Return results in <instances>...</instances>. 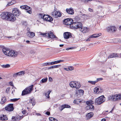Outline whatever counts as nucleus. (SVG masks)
Instances as JSON below:
<instances>
[{"label": "nucleus", "instance_id": "f257e3e1", "mask_svg": "<svg viewBox=\"0 0 121 121\" xmlns=\"http://www.w3.org/2000/svg\"><path fill=\"white\" fill-rule=\"evenodd\" d=\"M0 16L3 19L7 20L14 21L15 20V17H14V16L10 13L4 12L2 13Z\"/></svg>", "mask_w": 121, "mask_h": 121}, {"label": "nucleus", "instance_id": "f03ea898", "mask_svg": "<svg viewBox=\"0 0 121 121\" xmlns=\"http://www.w3.org/2000/svg\"><path fill=\"white\" fill-rule=\"evenodd\" d=\"M2 51L4 54L13 57L17 56V52H15L13 50L10 51L5 48H3Z\"/></svg>", "mask_w": 121, "mask_h": 121}, {"label": "nucleus", "instance_id": "7ed1b4c3", "mask_svg": "<svg viewBox=\"0 0 121 121\" xmlns=\"http://www.w3.org/2000/svg\"><path fill=\"white\" fill-rule=\"evenodd\" d=\"M33 85H32L26 88L22 91V95L23 96L30 94L33 90Z\"/></svg>", "mask_w": 121, "mask_h": 121}, {"label": "nucleus", "instance_id": "20e7f679", "mask_svg": "<svg viewBox=\"0 0 121 121\" xmlns=\"http://www.w3.org/2000/svg\"><path fill=\"white\" fill-rule=\"evenodd\" d=\"M105 97L104 95H102L96 99L95 101V103L97 104H101L105 101Z\"/></svg>", "mask_w": 121, "mask_h": 121}, {"label": "nucleus", "instance_id": "39448f33", "mask_svg": "<svg viewBox=\"0 0 121 121\" xmlns=\"http://www.w3.org/2000/svg\"><path fill=\"white\" fill-rule=\"evenodd\" d=\"M41 34L44 37L48 38L49 39L50 38L53 39L56 37L53 33L51 31L49 32V33H41Z\"/></svg>", "mask_w": 121, "mask_h": 121}, {"label": "nucleus", "instance_id": "423d86ee", "mask_svg": "<svg viewBox=\"0 0 121 121\" xmlns=\"http://www.w3.org/2000/svg\"><path fill=\"white\" fill-rule=\"evenodd\" d=\"M64 23L66 25H70L71 26H72V24L74 23L73 19L71 18H67L65 19L64 21Z\"/></svg>", "mask_w": 121, "mask_h": 121}, {"label": "nucleus", "instance_id": "0eeeda50", "mask_svg": "<svg viewBox=\"0 0 121 121\" xmlns=\"http://www.w3.org/2000/svg\"><path fill=\"white\" fill-rule=\"evenodd\" d=\"M12 12L13 13L12 14L14 16V17H15L14 16L16 17L18 16L21 13L20 11L18 9L16 8H14L13 9Z\"/></svg>", "mask_w": 121, "mask_h": 121}, {"label": "nucleus", "instance_id": "6e6552de", "mask_svg": "<svg viewBox=\"0 0 121 121\" xmlns=\"http://www.w3.org/2000/svg\"><path fill=\"white\" fill-rule=\"evenodd\" d=\"M72 25V27L74 29L80 28L82 26V23L79 22H74Z\"/></svg>", "mask_w": 121, "mask_h": 121}, {"label": "nucleus", "instance_id": "1a4fd4ad", "mask_svg": "<svg viewBox=\"0 0 121 121\" xmlns=\"http://www.w3.org/2000/svg\"><path fill=\"white\" fill-rule=\"evenodd\" d=\"M76 83L78 84V82L76 81L71 82L69 83V85L71 87L76 88L77 89H78L80 87V86L79 84L76 86Z\"/></svg>", "mask_w": 121, "mask_h": 121}, {"label": "nucleus", "instance_id": "9d476101", "mask_svg": "<svg viewBox=\"0 0 121 121\" xmlns=\"http://www.w3.org/2000/svg\"><path fill=\"white\" fill-rule=\"evenodd\" d=\"M51 14L52 17L55 18L60 17H61V15L60 12L57 11H54Z\"/></svg>", "mask_w": 121, "mask_h": 121}, {"label": "nucleus", "instance_id": "9b49d317", "mask_svg": "<svg viewBox=\"0 0 121 121\" xmlns=\"http://www.w3.org/2000/svg\"><path fill=\"white\" fill-rule=\"evenodd\" d=\"M5 110L9 111H11L14 109L13 104H8L7 106L5 108Z\"/></svg>", "mask_w": 121, "mask_h": 121}, {"label": "nucleus", "instance_id": "f8f14e48", "mask_svg": "<svg viewBox=\"0 0 121 121\" xmlns=\"http://www.w3.org/2000/svg\"><path fill=\"white\" fill-rule=\"evenodd\" d=\"M116 30V28L115 27L113 26H111L108 27L107 28L108 31L113 32H115Z\"/></svg>", "mask_w": 121, "mask_h": 121}, {"label": "nucleus", "instance_id": "ddd939ff", "mask_svg": "<svg viewBox=\"0 0 121 121\" xmlns=\"http://www.w3.org/2000/svg\"><path fill=\"white\" fill-rule=\"evenodd\" d=\"M64 38L65 39H68L71 36V33L69 32H65L63 34Z\"/></svg>", "mask_w": 121, "mask_h": 121}, {"label": "nucleus", "instance_id": "4468645a", "mask_svg": "<svg viewBox=\"0 0 121 121\" xmlns=\"http://www.w3.org/2000/svg\"><path fill=\"white\" fill-rule=\"evenodd\" d=\"M66 11L68 13L71 15H73L74 13V11L72 8H67L66 9Z\"/></svg>", "mask_w": 121, "mask_h": 121}, {"label": "nucleus", "instance_id": "2eb2a0df", "mask_svg": "<svg viewBox=\"0 0 121 121\" xmlns=\"http://www.w3.org/2000/svg\"><path fill=\"white\" fill-rule=\"evenodd\" d=\"M8 118L6 115L3 114L0 115V120L2 121H5L8 120Z\"/></svg>", "mask_w": 121, "mask_h": 121}, {"label": "nucleus", "instance_id": "dca6fc26", "mask_svg": "<svg viewBox=\"0 0 121 121\" xmlns=\"http://www.w3.org/2000/svg\"><path fill=\"white\" fill-rule=\"evenodd\" d=\"M94 115L93 112H90L87 113L86 115V117L88 120L90 119Z\"/></svg>", "mask_w": 121, "mask_h": 121}, {"label": "nucleus", "instance_id": "f3484780", "mask_svg": "<svg viewBox=\"0 0 121 121\" xmlns=\"http://www.w3.org/2000/svg\"><path fill=\"white\" fill-rule=\"evenodd\" d=\"M27 35L29 37L33 38L35 36V34L34 32L29 31L27 33Z\"/></svg>", "mask_w": 121, "mask_h": 121}, {"label": "nucleus", "instance_id": "a211bd4d", "mask_svg": "<svg viewBox=\"0 0 121 121\" xmlns=\"http://www.w3.org/2000/svg\"><path fill=\"white\" fill-rule=\"evenodd\" d=\"M117 95H112L109 96V98L110 99H112L114 101H116L117 100Z\"/></svg>", "mask_w": 121, "mask_h": 121}, {"label": "nucleus", "instance_id": "6ab92c4d", "mask_svg": "<svg viewBox=\"0 0 121 121\" xmlns=\"http://www.w3.org/2000/svg\"><path fill=\"white\" fill-rule=\"evenodd\" d=\"M102 34L101 33H100L98 34H95L92 35L89 38H95L101 35Z\"/></svg>", "mask_w": 121, "mask_h": 121}, {"label": "nucleus", "instance_id": "aec40b11", "mask_svg": "<svg viewBox=\"0 0 121 121\" xmlns=\"http://www.w3.org/2000/svg\"><path fill=\"white\" fill-rule=\"evenodd\" d=\"M80 29V31L83 33H84L86 32L87 31L88 29L87 27H81Z\"/></svg>", "mask_w": 121, "mask_h": 121}, {"label": "nucleus", "instance_id": "412c9836", "mask_svg": "<svg viewBox=\"0 0 121 121\" xmlns=\"http://www.w3.org/2000/svg\"><path fill=\"white\" fill-rule=\"evenodd\" d=\"M29 8V7L28 6L26 5L22 6L20 7V8L22 9H25L26 10H28Z\"/></svg>", "mask_w": 121, "mask_h": 121}, {"label": "nucleus", "instance_id": "4be33fe9", "mask_svg": "<svg viewBox=\"0 0 121 121\" xmlns=\"http://www.w3.org/2000/svg\"><path fill=\"white\" fill-rule=\"evenodd\" d=\"M81 102L82 101L81 100H80L78 99H75L73 101L74 103L76 104H80Z\"/></svg>", "mask_w": 121, "mask_h": 121}, {"label": "nucleus", "instance_id": "5701e85b", "mask_svg": "<svg viewBox=\"0 0 121 121\" xmlns=\"http://www.w3.org/2000/svg\"><path fill=\"white\" fill-rule=\"evenodd\" d=\"M64 60H60L52 62V65L59 63L60 62H63Z\"/></svg>", "mask_w": 121, "mask_h": 121}, {"label": "nucleus", "instance_id": "b1692460", "mask_svg": "<svg viewBox=\"0 0 121 121\" xmlns=\"http://www.w3.org/2000/svg\"><path fill=\"white\" fill-rule=\"evenodd\" d=\"M6 100L5 97H4L2 98L1 99L0 103L2 104H3L6 101Z\"/></svg>", "mask_w": 121, "mask_h": 121}, {"label": "nucleus", "instance_id": "393cba45", "mask_svg": "<svg viewBox=\"0 0 121 121\" xmlns=\"http://www.w3.org/2000/svg\"><path fill=\"white\" fill-rule=\"evenodd\" d=\"M86 108L87 110L90 109H91L94 108V107L93 105H91L87 106Z\"/></svg>", "mask_w": 121, "mask_h": 121}, {"label": "nucleus", "instance_id": "a878e982", "mask_svg": "<svg viewBox=\"0 0 121 121\" xmlns=\"http://www.w3.org/2000/svg\"><path fill=\"white\" fill-rule=\"evenodd\" d=\"M23 116H18L16 117V121H20L21 119L23 118Z\"/></svg>", "mask_w": 121, "mask_h": 121}, {"label": "nucleus", "instance_id": "bb28decb", "mask_svg": "<svg viewBox=\"0 0 121 121\" xmlns=\"http://www.w3.org/2000/svg\"><path fill=\"white\" fill-rule=\"evenodd\" d=\"M35 100L34 99L33 100L32 99H31L29 100V103H30L32 104V105L33 106H34L35 104Z\"/></svg>", "mask_w": 121, "mask_h": 121}, {"label": "nucleus", "instance_id": "cd10ccee", "mask_svg": "<svg viewBox=\"0 0 121 121\" xmlns=\"http://www.w3.org/2000/svg\"><path fill=\"white\" fill-rule=\"evenodd\" d=\"M49 16L48 18L47 19L46 21L49 22L52 21L53 20L52 18L49 15Z\"/></svg>", "mask_w": 121, "mask_h": 121}, {"label": "nucleus", "instance_id": "c85d7f7f", "mask_svg": "<svg viewBox=\"0 0 121 121\" xmlns=\"http://www.w3.org/2000/svg\"><path fill=\"white\" fill-rule=\"evenodd\" d=\"M49 15H44L43 16L42 18L43 20L46 21L47 20V18L48 16H49Z\"/></svg>", "mask_w": 121, "mask_h": 121}, {"label": "nucleus", "instance_id": "c756f323", "mask_svg": "<svg viewBox=\"0 0 121 121\" xmlns=\"http://www.w3.org/2000/svg\"><path fill=\"white\" fill-rule=\"evenodd\" d=\"M51 92V91H48L47 93H45V95L48 98H49L50 97L49 95Z\"/></svg>", "mask_w": 121, "mask_h": 121}, {"label": "nucleus", "instance_id": "7c9ffc66", "mask_svg": "<svg viewBox=\"0 0 121 121\" xmlns=\"http://www.w3.org/2000/svg\"><path fill=\"white\" fill-rule=\"evenodd\" d=\"M10 65L7 64L6 65H2V67L3 68H8L10 67Z\"/></svg>", "mask_w": 121, "mask_h": 121}, {"label": "nucleus", "instance_id": "2f4dec72", "mask_svg": "<svg viewBox=\"0 0 121 121\" xmlns=\"http://www.w3.org/2000/svg\"><path fill=\"white\" fill-rule=\"evenodd\" d=\"M49 119L50 121H58L55 118L51 117L49 118Z\"/></svg>", "mask_w": 121, "mask_h": 121}, {"label": "nucleus", "instance_id": "473e14b6", "mask_svg": "<svg viewBox=\"0 0 121 121\" xmlns=\"http://www.w3.org/2000/svg\"><path fill=\"white\" fill-rule=\"evenodd\" d=\"M48 80V78H43L41 80V81L42 83H45Z\"/></svg>", "mask_w": 121, "mask_h": 121}, {"label": "nucleus", "instance_id": "72a5a7b5", "mask_svg": "<svg viewBox=\"0 0 121 121\" xmlns=\"http://www.w3.org/2000/svg\"><path fill=\"white\" fill-rule=\"evenodd\" d=\"M98 90H99V88L96 87L94 89V93L97 94Z\"/></svg>", "mask_w": 121, "mask_h": 121}, {"label": "nucleus", "instance_id": "f704fd0d", "mask_svg": "<svg viewBox=\"0 0 121 121\" xmlns=\"http://www.w3.org/2000/svg\"><path fill=\"white\" fill-rule=\"evenodd\" d=\"M25 71H22L18 73V75H19V76H20L22 75H24L25 74Z\"/></svg>", "mask_w": 121, "mask_h": 121}, {"label": "nucleus", "instance_id": "c9c22d12", "mask_svg": "<svg viewBox=\"0 0 121 121\" xmlns=\"http://www.w3.org/2000/svg\"><path fill=\"white\" fill-rule=\"evenodd\" d=\"M31 9L30 7L28 10H26V12L29 14H31L32 13V11H31Z\"/></svg>", "mask_w": 121, "mask_h": 121}, {"label": "nucleus", "instance_id": "e433bc0d", "mask_svg": "<svg viewBox=\"0 0 121 121\" xmlns=\"http://www.w3.org/2000/svg\"><path fill=\"white\" fill-rule=\"evenodd\" d=\"M88 83H90L93 85H95L96 83V81H88Z\"/></svg>", "mask_w": 121, "mask_h": 121}, {"label": "nucleus", "instance_id": "4c0bfd02", "mask_svg": "<svg viewBox=\"0 0 121 121\" xmlns=\"http://www.w3.org/2000/svg\"><path fill=\"white\" fill-rule=\"evenodd\" d=\"M114 53H112L110 54V55L108 56V58H113L114 57Z\"/></svg>", "mask_w": 121, "mask_h": 121}, {"label": "nucleus", "instance_id": "58836bf2", "mask_svg": "<svg viewBox=\"0 0 121 121\" xmlns=\"http://www.w3.org/2000/svg\"><path fill=\"white\" fill-rule=\"evenodd\" d=\"M103 91V90L100 88H99V90L98 91L97 94L101 93Z\"/></svg>", "mask_w": 121, "mask_h": 121}, {"label": "nucleus", "instance_id": "ea45409f", "mask_svg": "<svg viewBox=\"0 0 121 121\" xmlns=\"http://www.w3.org/2000/svg\"><path fill=\"white\" fill-rule=\"evenodd\" d=\"M117 98V100L118 99H121V95L120 94H116Z\"/></svg>", "mask_w": 121, "mask_h": 121}, {"label": "nucleus", "instance_id": "a19ab883", "mask_svg": "<svg viewBox=\"0 0 121 121\" xmlns=\"http://www.w3.org/2000/svg\"><path fill=\"white\" fill-rule=\"evenodd\" d=\"M65 106L64 105H62L61 107H60L59 108V109H60V111H62L63 110L64 108H65Z\"/></svg>", "mask_w": 121, "mask_h": 121}, {"label": "nucleus", "instance_id": "79ce46f5", "mask_svg": "<svg viewBox=\"0 0 121 121\" xmlns=\"http://www.w3.org/2000/svg\"><path fill=\"white\" fill-rule=\"evenodd\" d=\"M19 99V98H15L13 99H10V101L12 102H15L17 101L18 99Z\"/></svg>", "mask_w": 121, "mask_h": 121}, {"label": "nucleus", "instance_id": "37998d69", "mask_svg": "<svg viewBox=\"0 0 121 121\" xmlns=\"http://www.w3.org/2000/svg\"><path fill=\"white\" fill-rule=\"evenodd\" d=\"M93 102L92 101H87L86 102V104H93Z\"/></svg>", "mask_w": 121, "mask_h": 121}, {"label": "nucleus", "instance_id": "c03bdc74", "mask_svg": "<svg viewBox=\"0 0 121 121\" xmlns=\"http://www.w3.org/2000/svg\"><path fill=\"white\" fill-rule=\"evenodd\" d=\"M80 91V95H83V94L84 93V91L83 90L81 89L79 90Z\"/></svg>", "mask_w": 121, "mask_h": 121}, {"label": "nucleus", "instance_id": "a18cd8bd", "mask_svg": "<svg viewBox=\"0 0 121 121\" xmlns=\"http://www.w3.org/2000/svg\"><path fill=\"white\" fill-rule=\"evenodd\" d=\"M103 79V78H98L96 80V82H97L99 81L102 80Z\"/></svg>", "mask_w": 121, "mask_h": 121}, {"label": "nucleus", "instance_id": "49530a36", "mask_svg": "<svg viewBox=\"0 0 121 121\" xmlns=\"http://www.w3.org/2000/svg\"><path fill=\"white\" fill-rule=\"evenodd\" d=\"M74 68L72 66L69 67L68 68V70H72Z\"/></svg>", "mask_w": 121, "mask_h": 121}, {"label": "nucleus", "instance_id": "de8ad7c7", "mask_svg": "<svg viewBox=\"0 0 121 121\" xmlns=\"http://www.w3.org/2000/svg\"><path fill=\"white\" fill-rule=\"evenodd\" d=\"M64 105L65 106V108H71L70 106L69 105L66 104H65Z\"/></svg>", "mask_w": 121, "mask_h": 121}, {"label": "nucleus", "instance_id": "09e8293b", "mask_svg": "<svg viewBox=\"0 0 121 121\" xmlns=\"http://www.w3.org/2000/svg\"><path fill=\"white\" fill-rule=\"evenodd\" d=\"M18 76H19V75H18V73H14L13 75V77H16Z\"/></svg>", "mask_w": 121, "mask_h": 121}, {"label": "nucleus", "instance_id": "8fccbe9b", "mask_svg": "<svg viewBox=\"0 0 121 121\" xmlns=\"http://www.w3.org/2000/svg\"><path fill=\"white\" fill-rule=\"evenodd\" d=\"M52 62H51L46 63L45 64L46 65H52Z\"/></svg>", "mask_w": 121, "mask_h": 121}, {"label": "nucleus", "instance_id": "3c124183", "mask_svg": "<svg viewBox=\"0 0 121 121\" xmlns=\"http://www.w3.org/2000/svg\"><path fill=\"white\" fill-rule=\"evenodd\" d=\"M79 90H76V94L78 95L80 94V93Z\"/></svg>", "mask_w": 121, "mask_h": 121}, {"label": "nucleus", "instance_id": "603ef678", "mask_svg": "<svg viewBox=\"0 0 121 121\" xmlns=\"http://www.w3.org/2000/svg\"><path fill=\"white\" fill-rule=\"evenodd\" d=\"M31 53H34L35 52V50H31L30 51Z\"/></svg>", "mask_w": 121, "mask_h": 121}, {"label": "nucleus", "instance_id": "864d4df0", "mask_svg": "<svg viewBox=\"0 0 121 121\" xmlns=\"http://www.w3.org/2000/svg\"><path fill=\"white\" fill-rule=\"evenodd\" d=\"M10 88L8 87L7 88L6 91V92L8 93L9 91L10 90Z\"/></svg>", "mask_w": 121, "mask_h": 121}, {"label": "nucleus", "instance_id": "5fc2aeb1", "mask_svg": "<svg viewBox=\"0 0 121 121\" xmlns=\"http://www.w3.org/2000/svg\"><path fill=\"white\" fill-rule=\"evenodd\" d=\"M74 48L73 47H71V48H67L66 49V50H69L70 49H73Z\"/></svg>", "mask_w": 121, "mask_h": 121}, {"label": "nucleus", "instance_id": "6e6d98bb", "mask_svg": "<svg viewBox=\"0 0 121 121\" xmlns=\"http://www.w3.org/2000/svg\"><path fill=\"white\" fill-rule=\"evenodd\" d=\"M22 113L24 114H26V111L25 110L22 111Z\"/></svg>", "mask_w": 121, "mask_h": 121}, {"label": "nucleus", "instance_id": "4d7b16f0", "mask_svg": "<svg viewBox=\"0 0 121 121\" xmlns=\"http://www.w3.org/2000/svg\"><path fill=\"white\" fill-rule=\"evenodd\" d=\"M82 2L84 3H87L88 2L87 0H82Z\"/></svg>", "mask_w": 121, "mask_h": 121}, {"label": "nucleus", "instance_id": "13d9d810", "mask_svg": "<svg viewBox=\"0 0 121 121\" xmlns=\"http://www.w3.org/2000/svg\"><path fill=\"white\" fill-rule=\"evenodd\" d=\"M60 66V65H54V68H59Z\"/></svg>", "mask_w": 121, "mask_h": 121}, {"label": "nucleus", "instance_id": "bf43d9fd", "mask_svg": "<svg viewBox=\"0 0 121 121\" xmlns=\"http://www.w3.org/2000/svg\"><path fill=\"white\" fill-rule=\"evenodd\" d=\"M16 117H15L14 116H13L12 117V120H13V121H16Z\"/></svg>", "mask_w": 121, "mask_h": 121}, {"label": "nucleus", "instance_id": "052dcab7", "mask_svg": "<svg viewBox=\"0 0 121 121\" xmlns=\"http://www.w3.org/2000/svg\"><path fill=\"white\" fill-rule=\"evenodd\" d=\"M54 68V66H52L50 67H49L48 68V69H53V68Z\"/></svg>", "mask_w": 121, "mask_h": 121}, {"label": "nucleus", "instance_id": "680f3d73", "mask_svg": "<svg viewBox=\"0 0 121 121\" xmlns=\"http://www.w3.org/2000/svg\"><path fill=\"white\" fill-rule=\"evenodd\" d=\"M46 114L48 115H49L50 114V113L49 112H46Z\"/></svg>", "mask_w": 121, "mask_h": 121}, {"label": "nucleus", "instance_id": "e2e57ef3", "mask_svg": "<svg viewBox=\"0 0 121 121\" xmlns=\"http://www.w3.org/2000/svg\"><path fill=\"white\" fill-rule=\"evenodd\" d=\"M88 10L90 12H93V11L92 9L90 8L88 9Z\"/></svg>", "mask_w": 121, "mask_h": 121}, {"label": "nucleus", "instance_id": "0e129e2a", "mask_svg": "<svg viewBox=\"0 0 121 121\" xmlns=\"http://www.w3.org/2000/svg\"><path fill=\"white\" fill-rule=\"evenodd\" d=\"M118 56L116 53H114V57H117Z\"/></svg>", "mask_w": 121, "mask_h": 121}, {"label": "nucleus", "instance_id": "69168bd1", "mask_svg": "<svg viewBox=\"0 0 121 121\" xmlns=\"http://www.w3.org/2000/svg\"><path fill=\"white\" fill-rule=\"evenodd\" d=\"M49 80L50 81H52V79L51 77H49Z\"/></svg>", "mask_w": 121, "mask_h": 121}, {"label": "nucleus", "instance_id": "338daca9", "mask_svg": "<svg viewBox=\"0 0 121 121\" xmlns=\"http://www.w3.org/2000/svg\"><path fill=\"white\" fill-rule=\"evenodd\" d=\"M27 31H28V32L30 31H30V28L28 27L27 29Z\"/></svg>", "mask_w": 121, "mask_h": 121}, {"label": "nucleus", "instance_id": "774afa93", "mask_svg": "<svg viewBox=\"0 0 121 121\" xmlns=\"http://www.w3.org/2000/svg\"><path fill=\"white\" fill-rule=\"evenodd\" d=\"M101 121H106V119L104 118L102 119L101 120Z\"/></svg>", "mask_w": 121, "mask_h": 121}]
</instances>
